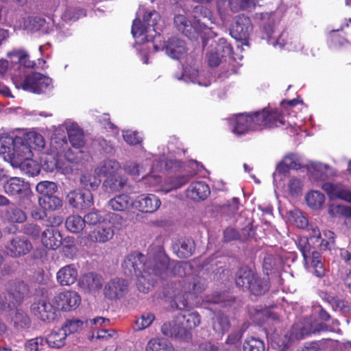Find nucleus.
<instances>
[{"label": "nucleus", "instance_id": "nucleus-40", "mask_svg": "<svg viewBox=\"0 0 351 351\" xmlns=\"http://www.w3.org/2000/svg\"><path fill=\"white\" fill-rule=\"evenodd\" d=\"M66 229L73 233L80 232L85 227L84 217L79 215H71L65 221Z\"/></svg>", "mask_w": 351, "mask_h": 351}, {"label": "nucleus", "instance_id": "nucleus-34", "mask_svg": "<svg viewBox=\"0 0 351 351\" xmlns=\"http://www.w3.org/2000/svg\"><path fill=\"white\" fill-rule=\"evenodd\" d=\"M324 190L332 197L351 202V192L337 185L326 184Z\"/></svg>", "mask_w": 351, "mask_h": 351}, {"label": "nucleus", "instance_id": "nucleus-10", "mask_svg": "<svg viewBox=\"0 0 351 351\" xmlns=\"http://www.w3.org/2000/svg\"><path fill=\"white\" fill-rule=\"evenodd\" d=\"M193 24L197 34L206 29H210L213 22V14L209 9L203 5H196L192 12Z\"/></svg>", "mask_w": 351, "mask_h": 351}, {"label": "nucleus", "instance_id": "nucleus-13", "mask_svg": "<svg viewBox=\"0 0 351 351\" xmlns=\"http://www.w3.org/2000/svg\"><path fill=\"white\" fill-rule=\"evenodd\" d=\"M160 199L153 194L141 195L134 200V208L143 213H152L160 206Z\"/></svg>", "mask_w": 351, "mask_h": 351}, {"label": "nucleus", "instance_id": "nucleus-61", "mask_svg": "<svg viewBox=\"0 0 351 351\" xmlns=\"http://www.w3.org/2000/svg\"><path fill=\"white\" fill-rule=\"evenodd\" d=\"M81 208H88L93 204V195L90 191L81 193Z\"/></svg>", "mask_w": 351, "mask_h": 351}, {"label": "nucleus", "instance_id": "nucleus-20", "mask_svg": "<svg viewBox=\"0 0 351 351\" xmlns=\"http://www.w3.org/2000/svg\"><path fill=\"white\" fill-rule=\"evenodd\" d=\"M173 23L176 28L189 38L196 39L197 38L198 34L193 23H191L184 15L175 16Z\"/></svg>", "mask_w": 351, "mask_h": 351}, {"label": "nucleus", "instance_id": "nucleus-11", "mask_svg": "<svg viewBox=\"0 0 351 351\" xmlns=\"http://www.w3.org/2000/svg\"><path fill=\"white\" fill-rule=\"evenodd\" d=\"M7 254L13 258L28 254L32 249V243L24 237L13 238L5 246Z\"/></svg>", "mask_w": 351, "mask_h": 351}, {"label": "nucleus", "instance_id": "nucleus-7", "mask_svg": "<svg viewBox=\"0 0 351 351\" xmlns=\"http://www.w3.org/2000/svg\"><path fill=\"white\" fill-rule=\"evenodd\" d=\"M123 219L118 214H112L108 220L104 221L99 226H97L93 230L90 231L88 235V239L91 242L104 243L112 239L114 234L113 224L117 223L118 225H122Z\"/></svg>", "mask_w": 351, "mask_h": 351}, {"label": "nucleus", "instance_id": "nucleus-62", "mask_svg": "<svg viewBox=\"0 0 351 351\" xmlns=\"http://www.w3.org/2000/svg\"><path fill=\"white\" fill-rule=\"evenodd\" d=\"M301 182L300 180L292 178L289 180L288 187L290 193L292 195H298L301 191Z\"/></svg>", "mask_w": 351, "mask_h": 351}, {"label": "nucleus", "instance_id": "nucleus-19", "mask_svg": "<svg viewBox=\"0 0 351 351\" xmlns=\"http://www.w3.org/2000/svg\"><path fill=\"white\" fill-rule=\"evenodd\" d=\"M29 286L22 280H12L9 282L8 293L16 303H21L29 293Z\"/></svg>", "mask_w": 351, "mask_h": 351}, {"label": "nucleus", "instance_id": "nucleus-41", "mask_svg": "<svg viewBox=\"0 0 351 351\" xmlns=\"http://www.w3.org/2000/svg\"><path fill=\"white\" fill-rule=\"evenodd\" d=\"M68 136L72 146L79 149L84 145L83 132L78 127H73L69 129Z\"/></svg>", "mask_w": 351, "mask_h": 351}, {"label": "nucleus", "instance_id": "nucleus-33", "mask_svg": "<svg viewBox=\"0 0 351 351\" xmlns=\"http://www.w3.org/2000/svg\"><path fill=\"white\" fill-rule=\"evenodd\" d=\"M99 174L96 173V169L93 173H86L80 178V182L87 191L95 190L101 183Z\"/></svg>", "mask_w": 351, "mask_h": 351}, {"label": "nucleus", "instance_id": "nucleus-29", "mask_svg": "<svg viewBox=\"0 0 351 351\" xmlns=\"http://www.w3.org/2000/svg\"><path fill=\"white\" fill-rule=\"evenodd\" d=\"M127 183V178L117 173L110 176L104 180L103 186L108 193L119 191Z\"/></svg>", "mask_w": 351, "mask_h": 351}, {"label": "nucleus", "instance_id": "nucleus-64", "mask_svg": "<svg viewBox=\"0 0 351 351\" xmlns=\"http://www.w3.org/2000/svg\"><path fill=\"white\" fill-rule=\"evenodd\" d=\"M186 297L188 295H186ZM174 303L178 309L180 310H186V308L188 307L189 302L186 298V295H176L174 298Z\"/></svg>", "mask_w": 351, "mask_h": 351}, {"label": "nucleus", "instance_id": "nucleus-52", "mask_svg": "<svg viewBox=\"0 0 351 351\" xmlns=\"http://www.w3.org/2000/svg\"><path fill=\"white\" fill-rule=\"evenodd\" d=\"M155 317L151 313H143L136 322V330H143L151 325Z\"/></svg>", "mask_w": 351, "mask_h": 351}, {"label": "nucleus", "instance_id": "nucleus-28", "mask_svg": "<svg viewBox=\"0 0 351 351\" xmlns=\"http://www.w3.org/2000/svg\"><path fill=\"white\" fill-rule=\"evenodd\" d=\"M108 207L116 211H124L130 207L134 208V200L128 195H119L108 202Z\"/></svg>", "mask_w": 351, "mask_h": 351}, {"label": "nucleus", "instance_id": "nucleus-21", "mask_svg": "<svg viewBox=\"0 0 351 351\" xmlns=\"http://www.w3.org/2000/svg\"><path fill=\"white\" fill-rule=\"evenodd\" d=\"M210 193L208 185L202 181L191 183L186 191V196L194 201L205 199Z\"/></svg>", "mask_w": 351, "mask_h": 351}, {"label": "nucleus", "instance_id": "nucleus-17", "mask_svg": "<svg viewBox=\"0 0 351 351\" xmlns=\"http://www.w3.org/2000/svg\"><path fill=\"white\" fill-rule=\"evenodd\" d=\"M163 48L166 53L173 59H180L186 52L185 42L177 37L168 39Z\"/></svg>", "mask_w": 351, "mask_h": 351}, {"label": "nucleus", "instance_id": "nucleus-4", "mask_svg": "<svg viewBox=\"0 0 351 351\" xmlns=\"http://www.w3.org/2000/svg\"><path fill=\"white\" fill-rule=\"evenodd\" d=\"M200 323L201 317L197 311L184 310L173 322L163 324L161 332L169 337L189 340L191 338V330Z\"/></svg>", "mask_w": 351, "mask_h": 351}, {"label": "nucleus", "instance_id": "nucleus-1", "mask_svg": "<svg viewBox=\"0 0 351 351\" xmlns=\"http://www.w3.org/2000/svg\"><path fill=\"white\" fill-rule=\"evenodd\" d=\"M169 266L167 257L163 254L149 256L147 260L137 252L129 254L122 263L126 276L137 278L136 286L141 292H148L159 278L167 276Z\"/></svg>", "mask_w": 351, "mask_h": 351}, {"label": "nucleus", "instance_id": "nucleus-32", "mask_svg": "<svg viewBox=\"0 0 351 351\" xmlns=\"http://www.w3.org/2000/svg\"><path fill=\"white\" fill-rule=\"evenodd\" d=\"M5 218L9 222L21 223L26 221L27 215L22 209L13 206L5 210Z\"/></svg>", "mask_w": 351, "mask_h": 351}, {"label": "nucleus", "instance_id": "nucleus-54", "mask_svg": "<svg viewBox=\"0 0 351 351\" xmlns=\"http://www.w3.org/2000/svg\"><path fill=\"white\" fill-rule=\"evenodd\" d=\"M239 208V200L237 197H233L223 208V212L231 218L237 214Z\"/></svg>", "mask_w": 351, "mask_h": 351}, {"label": "nucleus", "instance_id": "nucleus-56", "mask_svg": "<svg viewBox=\"0 0 351 351\" xmlns=\"http://www.w3.org/2000/svg\"><path fill=\"white\" fill-rule=\"evenodd\" d=\"M82 152L76 149L75 150L69 149L65 153L66 160L71 163H78L82 159Z\"/></svg>", "mask_w": 351, "mask_h": 351}, {"label": "nucleus", "instance_id": "nucleus-44", "mask_svg": "<svg viewBox=\"0 0 351 351\" xmlns=\"http://www.w3.org/2000/svg\"><path fill=\"white\" fill-rule=\"evenodd\" d=\"M15 328L18 329L28 328L30 326V319L27 315L21 310H17L12 318Z\"/></svg>", "mask_w": 351, "mask_h": 351}, {"label": "nucleus", "instance_id": "nucleus-43", "mask_svg": "<svg viewBox=\"0 0 351 351\" xmlns=\"http://www.w3.org/2000/svg\"><path fill=\"white\" fill-rule=\"evenodd\" d=\"M243 349V351H265V348L261 339L250 337L245 339Z\"/></svg>", "mask_w": 351, "mask_h": 351}, {"label": "nucleus", "instance_id": "nucleus-25", "mask_svg": "<svg viewBox=\"0 0 351 351\" xmlns=\"http://www.w3.org/2000/svg\"><path fill=\"white\" fill-rule=\"evenodd\" d=\"M103 280L101 276L88 273L80 278L79 286L84 291L91 292L99 289L102 286Z\"/></svg>", "mask_w": 351, "mask_h": 351}, {"label": "nucleus", "instance_id": "nucleus-3", "mask_svg": "<svg viewBox=\"0 0 351 351\" xmlns=\"http://www.w3.org/2000/svg\"><path fill=\"white\" fill-rule=\"evenodd\" d=\"M45 145L43 136L36 132H29L23 137L3 134L0 138V154H8L12 158H31L32 149L43 148Z\"/></svg>", "mask_w": 351, "mask_h": 351}, {"label": "nucleus", "instance_id": "nucleus-35", "mask_svg": "<svg viewBox=\"0 0 351 351\" xmlns=\"http://www.w3.org/2000/svg\"><path fill=\"white\" fill-rule=\"evenodd\" d=\"M269 288L267 279L260 278L257 274L254 277L250 287L247 289L252 294L259 295L266 293Z\"/></svg>", "mask_w": 351, "mask_h": 351}, {"label": "nucleus", "instance_id": "nucleus-57", "mask_svg": "<svg viewBox=\"0 0 351 351\" xmlns=\"http://www.w3.org/2000/svg\"><path fill=\"white\" fill-rule=\"evenodd\" d=\"M123 137L125 142L130 145H136L141 142V138L136 132L125 131L123 134Z\"/></svg>", "mask_w": 351, "mask_h": 351}, {"label": "nucleus", "instance_id": "nucleus-58", "mask_svg": "<svg viewBox=\"0 0 351 351\" xmlns=\"http://www.w3.org/2000/svg\"><path fill=\"white\" fill-rule=\"evenodd\" d=\"M192 176V174H186L173 178L171 189H177L182 187L191 179Z\"/></svg>", "mask_w": 351, "mask_h": 351}, {"label": "nucleus", "instance_id": "nucleus-49", "mask_svg": "<svg viewBox=\"0 0 351 351\" xmlns=\"http://www.w3.org/2000/svg\"><path fill=\"white\" fill-rule=\"evenodd\" d=\"M46 343L44 337H38L27 341L25 344V348L27 351H42Z\"/></svg>", "mask_w": 351, "mask_h": 351}, {"label": "nucleus", "instance_id": "nucleus-27", "mask_svg": "<svg viewBox=\"0 0 351 351\" xmlns=\"http://www.w3.org/2000/svg\"><path fill=\"white\" fill-rule=\"evenodd\" d=\"M256 274L248 267H241L237 271L235 276V283L237 287L247 290L252 284Z\"/></svg>", "mask_w": 351, "mask_h": 351}, {"label": "nucleus", "instance_id": "nucleus-24", "mask_svg": "<svg viewBox=\"0 0 351 351\" xmlns=\"http://www.w3.org/2000/svg\"><path fill=\"white\" fill-rule=\"evenodd\" d=\"M57 298L60 302L58 306L64 311H69L75 308L81 302L80 295L75 291L60 293Z\"/></svg>", "mask_w": 351, "mask_h": 351}, {"label": "nucleus", "instance_id": "nucleus-45", "mask_svg": "<svg viewBox=\"0 0 351 351\" xmlns=\"http://www.w3.org/2000/svg\"><path fill=\"white\" fill-rule=\"evenodd\" d=\"M213 328L216 332L223 333L229 328V321L228 317L221 313H218L213 318Z\"/></svg>", "mask_w": 351, "mask_h": 351}, {"label": "nucleus", "instance_id": "nucleus-26", "mask_svg": "<svg viewBox=\"0 0 351 351\" xmlns=\"http://www.w3.org/2000/svg\"><path fill=\"white\" fill-rule=\"evenodd\" d=\"M173 250L179 258L191 256L195 251V242L191 238H182L173 245Z\"/></svg>", "mask_w": 351, "mask_h": 351}, {"label": "nucleus", "instance_id": "nucleus-5", "mask_svg": "<svg viewBox=\"0 0 351 351\" xmlns=\"http://www.w3.org/2000/svg\"><path fill=\"white\" fill-rule=\"evenodd\" d=\"M160 19L159 14L155 10L146 12L143 16V20L141 21L139 19H136L133 21L132 26V34L134 38H139L145 34V39L149 41L154 38L152 32L156 33L158 29V22Z\"/></svg>", "mask_w": 351, "mask_h": 351}, {"label": "nucleus", "instance_id": "nucleus-48", "mask_svg": "<svg viewBox=\"0 0 351 351\" xmlns=\"http://www.w3.org/2000/svg\"><path fill=\"white\" fill-rule=\"evenodd\" d=\"M84 221L85 225L88 226H99L104 221H106V219L101 214L99 210H93L88 213L84 216Z\"/></svg>", "mask_w": 351, "mask_h": 351}, {"label": "nucleus", "instance_id": "nucleus-39", "mask_svg": "<svg viewBox=\"0 0 351 351\" xmlns=\"http://www.w3.org/2000/svg\"><path fill=\"white\" fill-rule=\"evenodd\" d=\"M306 204L313 209H319L325 201V197L323 193L317 191H312L308 193L305 197Z\"/></svg>", "mask_w": 351, "mask_h": 351}, {"label": "nucleus", "instance_id": "nucleus-38", "mask_svg": "<svg viewBox=\"0 0 351 351\" xmlns=\"http://www.w3.org/2000/svg\"><path fill=\"white\" fill-rule=\"evenodd\" d=\"M146 351H174V349L167 339L154 338L148 342Z\"/></svg>", "mask_w": 351, "mask_h": 351}, {"label": "nucleus", "instance_id": "nucleus-12", "mask_svg": "<svg viewBox=\"0 0 351 351\" xmlns=\"http://www.w3.org/2000/svg\"><path fill=\"white\" fill-rule=\"evenodd\" d=\"M328 328L326 324L315 322L308 326H303L300 324L293 325L291 331V339H300L311 333L319 332L320 331H326Z\"/></svg>", "mask_w": 351, "mask_h": 351}, {"label": "nucleus", "instance_id": "nucleus-50", "mask_svg": "<svg viewBox=\"0 0 351 351\" xmlns=\"http://www.w3.org/2000/svg\"><path fill=\"white\" fill-rule=\"evenodd\" d=\"M21 232L33 239H38L41 237L40 227L34 223H27L23 226Z\"/></svg>", "mask_w": 351, "mask_h": 351}, {"label": "nucleus", "instance_id": "nucleus-51", "mask_svg": "<svg viewBox=\"0 0 351 351\" xmlns=\"http://www.w3.org/2000/svg\"><path fill=\"white\" fill-rule=\"evenodd\" d=\"M188 281L189 291H193L195 294L201 293L205 289V281L200 277H189Z\"/></svg>", "mask_w": 351, "mask_h": 351}, {"label": "nucleus", "instance_id": "nucleus-59", "mask_svg": "<svg viewBox=\"0 0 351 351\" xmlns=\"http://www.w3.org/2000/svg\"><path fill=\"white\" fill-rule=\"evenodd\" d=\"M125 171L134 176H138L144 172L143 167L135 162H130L125 166Z\"/></svg>", "mask_w": 351, "mask_h": 351}, {"label": "nucleus", "instance_id": "nucleus-18", "mask_svg": "<svg viewBox=\"0 0 351 351\" xmlns=\"http://www.w3.org/2000/svg\"><path fill=\"white\" fill-rule=\"evenodd\" d=\"M5 160H9L11 165L14 167H19L25 173L34 176L38 172V167L35 162L30 160V158H25V157H14L12 158L8 154H4Z\"/></svg>", "mask_w": 351, "mask_h": 351}, {"label": "nucleus", "instance_id": "nucleus-46", "mask_svg": "<svg viewBox=\"0 0 351 351\" xmlns=\"http://www.w3.org/2000/svg\"><path fill=\"white\" fill-rule=\"evenodd\" d=\"M8 56L12 58H16L17 62L24 67L31 68L34 65V63L29 60V55L25 51L13 50L8 53Z\"/></svg>", "mask_w": 351, "mask_h": 351}, {"label": "nucleus", "instance_id": "nucleus-60", "mask_svg": "<svg viewBox=\"0 0 351 351\" xmlns=\"http://www.w3.org/2000/svg\"><path fill=\"white\" fill-rule=\"evenodd\" d=\"M68 201L70 205L74 208H81V193L71 192L68 196Z\"/></svg>", "mask_w": 351, "mask_h": 351}, {"label": "nucleus", "instance_id": "nucleus-22", "mask_svg": "<svg viewBox=\"0 0 351 351\" xmlns=\"http://www.w3.org/2000/svg\"><path fill=\"white\" fill-rule=\"evenodd\" d=\"M41 241L43 245L51 250L58 248L62 243L60 232L53 228H47L41 233Z\"/></svg>", "mask_w": 351, "mask_h": 351}, {"label": "nucleus", "instance_id": "nucleus-31", "mask_svg": "<svg viewBox=\"0 0 351 351\" xmlns=\"http://www.w3.org/2000/svg\"><path fill=\"white\" fill-rule=\"evenodd\" d=\"M120 167L121 166L117 160L106 159L98 165L96 168V173L108 178L117 173Z\"/></svg>", "mask_w": 351, "mask_h": 351}, {"label": "nucleus", "instance_id": "nucleus-42", "mask_svg": "<svg viewBox=\"0 0 351 351\" xmlns=\"http://www.w3.org/2000/svg\"><path fill=\"white\" fill-rule=\"evenodd\" d=\"M87 325V322H84L78 319H67L62 325V329L66 332V336L69 334H73L81 331L84 326Z\"/></svg>", "mask_w": 351, "mask_h": 351}, {"label": "nucleus", "instance_id": "nucleus-16", "mask_svg": "<svg viewBox=\"0 0 351 351\" xmlns=\"http://www.w3.org/2000/svg\"><path fill=\"white\" fill-rule=\"evenodd\" d=\"M128 284L123 279L115 278L109 281L104 287V295L110 300L122 297L127 291Z\"/></svg>", "mask_w": 351, "mask_h": 351}, {"label": "nucleus", "instance_id": "nucleus-8", "mask_svg": "<svg viewBox=\"0 0 351 351\" xmlns=\"http://www.w3.org/2000/svg\"><path fill=\"white\" fill-rule=\"evenodd\" d=\"M58 308L46 298L34 302L31 311L38 319L45 322H53L56 317Z\"/></svg>", "mask_w": 351, "mask_h": 351}, {"label": "nucleus", "instance_id": "nucleus-14", "mask_svg": "<svg viewBox=\"0 0 351 351\" xmlns=\"http://www.w3.org/2000/svg\"><path fill=\"white\" fill-rule=\"evenodd\" d=\"M232 47L227 44L223 40H221L220 43L217 45L215 49L210 50L206 58L210 66L215 67L219 65L221 58L226 55H230L232 52Z\"/></svg>", "mask_w": 351, "mask_h": 351}, {"label": "nucleus", "instance_id": "nucleus-15", "mask_svg": "<svg viewBox=\"0 0 351 351\" xmlns=\"http://www.w3.org/2000/svg\"><path fill=\"white\" fill-rule=\"evenodd\" d=\"M3 189L10 196H23L29 193V187L24 180L18 177H12L3 183Z\"/></svg>", "mask_w": 351, "mask_h": 351}, {"label": "nucleus", "instance_id": "nucleus-6", "mask_svg": "<svg viewBox=\"0 0 351 351\" xmlns=\"http://www.w3.org/2000/svg\"><path fill=\"white\" fill-rule=\"evenodd\" d=\"M17 88H22L23 90L34 93H44L50 90L52 85L51 79L40 73H32L26 75L25 79L21 82L15 77H12Z\"/></svg>", "mask_w": 351, "mask_h": 351}, {"label": "nucleus", "instance_id": "nucleus-2", "mask_svg": "<svg viewBox=\"0 0 351 351\" xmlns=\"http://www.w3.org/2000/svg\"><path fill=\"white\" fill-rule=\"evenodd\" d=\"M285 121L276 110L264 108L252 114H241L236 117L233 132L237 135L261 130L265 128L285 125Z\"/></svg>", "mask_w": 351, "mask_h": 351}, {"label": "nucleus", "instance_id": "nucleus-30", "mask_svg": "<svg viewBox=\"0 0 351 351\" xmlns=\"http://www.w3.org/2000/svg\"><path fill=\"white\" fill-rule=\"evenodd\" d=\"M66 337V332L60 328L52 330L45 339L49 347L60 348L64 346Z\"/></svg>", "mask_w": 351, "mask_h": 351}, {"label": "nucleus", "instance_id": "nucleus-55", "mask_svg": "<svg viewBox=\"0 0 351 351\" xmlns=\"http://www.w3.org/2000/svg\"><path fill=\"white\" fill-rule=\"evenodd\" d=\"M276 265L275 258L270 254L266 255L263 262V269L265 274L267 276L271 274L276 267Z\"/></svg>", "mask_w": 351, "mask_h": 351}, {"label": "nucleus", "instance_id": "nucleus-23", "mask_svg": "<svg viewBox=\"0 0 351 351\" xmlns=\"http://www.w3.org/2000/svg\"><path fill=\"white\" fill-rule=\"evenodd\" d=\"M77 270L73 265H68L62 267L56 274L58 282L61 286H69L77 279Z\"/></svg>", "mask_w": 351, "mask_h": 351}, {"label": "nucleus", "instance_id": "nucleus-53", "mask_svg": "<svg viewBox=\"0 0 351 351\" xmlns=\"http://www.w3.org/2000/svg\"><path fill=\"white\" fill-rule=\"evenodd\" d=\"M298 247L302 254L305 263H307L308 255L312 252L311 246L308 243V239H300L298 243Z\"/></svg>", "mask_w": 351, "mask_h": 351}, {"label": "nucleus", "instance_id": "nucleus-36", "mask_svg": "<svg viewBox=\"0 0 351 351\" xmlns=\"http://www.w3.org/2000/svg\"><path fill=\"white\" fill-rule=\"evenodd\" d=\"M39 204L45 210H56L62 206V201L58 197L51 195L38 198Z\"/></svg>", "mask_w": 351, "mask_h": 351}, {"label": "nucleus", "instance_id": "nucleus-47", "mask_svg": "<svg viewBox=\"0 0 351 351\" xmlns=\"http://www.w3.org/2000/svg\"><path fill=\"white\" fill-rule=\"evenodd\" d=\"M57 184L53 182L41 181L37 184L36 191L43 196H49L53 195L57 191Z\"/></svg>", "mask_w": 351, "mask_h": 351}, {"label": "nucleus", "instance_id": "nucleus-9", "mask_svg": "<svg viewBox=\"0 0 351 351\" xmlns=\"http://www.w3.org/2000/svg\"><path fill=\"white\" fill-rule=\"evenodd\" d=\"M253 29L251 20L244 15H239L230 29V35L237 40L245 41L249 38Z\"/></svg>", "mask_w": 351, "mask_h": 351}, {"label": "nucleus", "instance_id": "nucleus-63", "mask_svg": "<svg viewBox=\"0 0 351 351\" xmlns=\"http://www.w3.org/2000/svg\"><path fill=\"white\" fill-rule=\"evenodd\" d=\"M223 239L226 242L237 240L239 239V234L236 230L228 228L223 232Z\"/></svg>", "mask_w": 351, "mask_h": 351}, {"label": "nucleus", "instance_id": "nucleus-37", "mask_svg": "<svg viewBox=\"0 0 351 351\" xmlns=\"http://www.w3.org/2000/svg\"><path fill=\"white\" fill-rule=\"evenodd\" d=\"M228 4L234 12L242 10L251 11L258 4V0H229Z\"/></svg>", "mask_w": 351, "mask_h": 351}]
</instances>
